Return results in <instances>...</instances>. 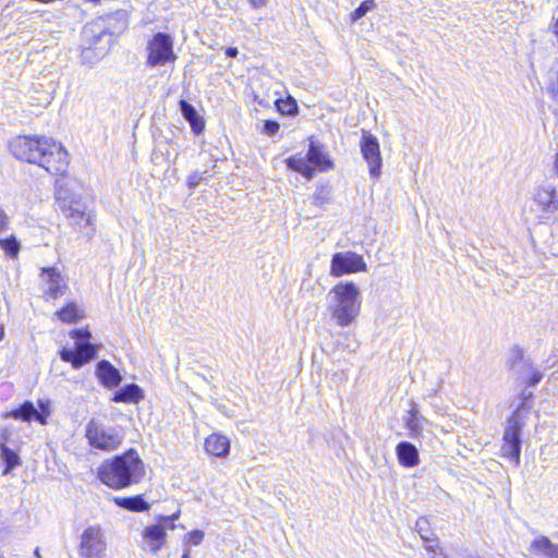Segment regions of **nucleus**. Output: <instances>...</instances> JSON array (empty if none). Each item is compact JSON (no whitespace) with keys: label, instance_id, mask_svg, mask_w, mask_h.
Masks as SVG:
<instances>
[{"label":"nucleus","instance_id":"obj_1","mask_svg":"<svg viewBox=\"0 0 558 558\" xmlns=\"http://www.w3.org/2000/svg\"><path fill=\"white\" fill-rule=\"evenodd\" d=\"M13 156L22 161L36 163L51 174H63L69 167L64 147L46 136H17L10 142Z\"/></svg>","mask_w":558,"mask_h":558},{"label":"nucleus","instance_id":"obj_2","mask_svg":"<svg viewBox=\"0 0 558 558\" xmlns=\"http://www.w3.org/2000/svg\"><path fill=\"white\" fill-rule=\"evenodd\" d=\"M144 475V462L134 449L105 460L97 469L98 480L114 490L140 483Z\"/></svg>","mask_w":558,"mask_h":558},{"label":"nucleus","instance_id":"obj_3","mask_svg":"<svg viewBox=\"0 0 558 558\" xmlns=\"http://www.w3.org/2000/svg\"><path fill=\"white\" fill-rule=\"evenodd\" d=\"M327 300L330 317L339 327L350 326L361 313L362 296L352 281L337 283L328 292Z\"/></svg>","mask_w":558,"mask_h":558},{"label":"nucleus","instance_id":"obj_4","mask_svg":"<svg viewBox=\"0 0 558 558\" xmlns=\"http://www.w3.org/2000/svg\"><path fill=\"white\" fill-rule=\"evenodd\" d=\"M56 202L68 219L69 223L87 236L95 233V216L75 195H69L68 190L59 187L56 192Z\"/></svg>","mask_w":558,"mask_h":558},{"label":"nucleus","instance_id":"obj_5","mask_svg":"<svg viewBox=\"0 0 558 558\" xmlns=\"http://www.w3.org/2000/svg\"><path fill=\"white\" fill-rule=\"evenodd\" d=\"M70 335L75 340V349L63 348L60 350V357L71 363L74 368H80L96 357L97 347L89 342L92 335L88 329H74Z\"/></svg>","mask_w":558,"mask_h":558},{"label":"nucleus","instance_id":"obj_6","mask_svg":"<svg viewBox=\"0 0 558 558\" xmlns=\"http://www.w3.org/2000/svg\"><path fill=\"white\" fill-rule=\"evenodd\" d=\"M85 436L92 447L104 451L116 450L124 438L117 427L104 425L95 420L88 422Z\"/></svg>","mask_w":558,"mask_h":558},{"label":"nucleus","instance_id":"obj_7","mask_svg":"<svg viewBox=\"0 0 558 558\" xmlns=\"http://www.w3.org/2000/svg\"><path fill=\"white\" fill-rule=\"evenodd\" d=\"M109 19H114L119 22V27L116 33H121L126 29V13L123 11H117L113 15L109 16ZM114 34V31L102 29L98 34H94L89 39V46L84 48L82 51V58L84 61L90 60V54H94L96 59L102 58L109 50L111 45V37Z\"/></svg>","mask_w":558,"mask_h":558},{"label":"nucleus","instance_id":"obj_8","mask_svg":"<svg viewBox=\"0 0 558 558\" xmlns=\"http://www.w3.org/2000/svg\"><path fill=\"white\" fill-rule=\"evenodd\" d=\"M177 56L173 51V38L166 33H157L147 43L146 64L155 68L168 62H174Z\"/></svg>","mask_w":558,"mask_h":558},{"label":"nucleus","instance_id":"obj_9","mask_svg":"<svg viewBox=\"0 0 558 558\" xmlns=\"http://www.w3.org/2000/svg\"><path fill=\"white\" fill-rule=\"evenodd\" d=\"M521 429L522 423L519 414V410H517L507 422V426L504 432V445L501 447V452L504 457L509 458L514 462L515 465L520 463V453H521Z\"/></svg>","mask_w":558,"mask_h":558},{"label":"nucleus","instance_id":"obj_10","mask_svg":"<svg viewBox=\"0 0 558 558\" xmlns=\"http://www.w3.org/2000/svg\"><path fill=\"white\" fill-rule=\"evenodd\" d=\"M107 550L105 535L99 525L85 529L81 535L80 555L84 558H104Z\"/></svg>","mask_w":558,"mask_h":558},{"label":"nucleus","instance_id":"obj_11","mask_svg":"<svg viewBox=\"0 0 558 558\" xmlns=\"http://www.w3.org/2000/svg\"><path fill=\"white\" fill-rule=\"evenodd\" d=\"M365 270L366 264L363 257L354 252H339L333 254L331 258L330 275L333 277Z\"/></svg>","mask_w":558,"mask_h":558},{"label":"nucleus","instance_id":"obj_12","mask_svg":"<svg viewBox=\"0 0 558 558\" xmlns=\"http://www.w3.org/2000/svg\"><path fill=\"white\" fill-rule=\"evenodd\" d=\"M360 147L368 165L369 175L377 180L380 177L383 163L378 140L369 132L363 131Z\"/></svg>","mask_w":558,"mask_h":558},{"label":"nucleus","instance_id":"obj_13","mask_svg":"<svg viewBox=\"0 0 558 558\" xmlns=\"http://www.w3.org/2000/svg\"><path fill=\"white\" fill-rule=\"evenodd\" d=\"M533 199L545 219H548L558 210V192L550 183L537 186L533 192Z\"/></svg>","mask_w":558,"mask_h":558},{"label":"nucleus","instance_id":"obj_14","mask_svg":"<svg viewBox=\"0 0 558 558\" xmlns=\"http://www.w3.org/2000/svg\"><path fill=\"white\" fill-rule=\"evenodd\" d=\"M43 276L45 280V293L52 299L63 295L68 289V284L61 274L53 267L44 268Z\"/></svg>","mask_w":558,"mask_h":558},{"label":"nucleus","instance_id":"obj_15","mask_svg":"<svg viewBox=\"0 0 558 558\" xmlns=\"http://www.w3.org/2000/svg\"><path fill=\"white\" fill-rule=\"evenodd\" d=\"M142 535L146 544L143 548L156 555L166 543V526L157 523L148 525L144 529Z\"/></svg>","mask_w":558,"mask_h":558},{"label":"nucleus","instance_id":"obj_16","mask_svg":"<svg viewBox=\"0 0 558 558\" xmlns=\"http://www.w3.org/2000/svg\"><path fill=\"white\" fill-rule=\"evenodd\" d=\"M96 376L99 381L109 389L117 387L122 379L119 371L106 360L98 362Z\"/></svg>","mask_w":558,"mask_h":558},{"label":"nucleus","instance_id":"obj_17","mask_svg":"<svg viewBox=\"0 0 558 558\" xmlns=\"http://www.w3.org/2000/svg\"><path fill=\"white\" fill-rule=\"evenodd\" d=\"M529 551L538 558H558V544L547 536H539L531 542Z\"/></svg>","mask_w":558,"mask_h":558},{"label":"nucleus","instance_id":"obj_18","mask_svg":"<svg viewBox=\"0 0 558 558\" xmlns=\"http://www.w3.org/2000/svg\"><path fill=\"white\" fill-rule=\"evenodd\" d=\"M396 453L401 465L413 468L420 463V456L416 447L409 441H401L397 445Z\"/></svg>","mask_w":558,"mask_h":558},{"label":"nucleus","instance_id":"obj_19","mask_svg":"<svg viewBox=\"0 0 558 558\" xmlns=\"http://www.w3.org/2000/svg\"><path fill=\"white\" fill-rule=\"evenodd\" d=\"M205 450L215 457L223 458L229 453V439L219 434H211L205 439Z\"/></svg>","mask_w":558,"mask_h":558},{"label":"nucleus","instance_id":"obj_20","mask_svg":"<svg viewBox=\"0 0 558 558\" xmlns=\"http://www.w3.org/2000/svg\"><path fill=\"white\" fill-rule=\"evenodd\" d=\"M10 416L25 422L38 421L41 424L46 423V415L40 413L32 402L25 401L17 409L11 411Z\"/></svg>","mask_w":558,"mask_h":558},{"label":"nucleus","instance_id":"obj_21","mask_svg":"<svg viewBox=\"0 0 558 558\" xmlns=\"http://www.w3.org/2000/svg\"><path fill=\"white\" fill-rule=\"evenodd\" d=\"M306 157L307 161L317 167L320 171H327L333 168L332 161L322 150V147L314 142H311Z\"/></svg>","mask_w":558,"mask_h":558},{"label":"nucleus","instance_id":"obj_22","mask_svg":"<svg viewBox=\"0 0 558 558\" xmlns=\"http://www.w3.org/2000/svg\"><path fill=\"white\" fill-rule=\"evenodd\" d=\"M144 398L142 389L136 384H128L120 390L116 391L113 402L137 403Z\"/></svg>","mask_w":558,"mask_h":558},{"label":"nucleus","instance_id":"obj_23","mask_svg":"<svg viewBox=\"0 0 558 558\" xmlns=\"http://www.w3.org/2000/svg\"><path fill=\"white\" fill-rule=\"evenodd\" d=\"M113 501L117 506L133 512L148 511L150 506L143 499L141 495L132 497H114Z\"/></svg>","mask_w":558,"mask_h":558},{"label":"nucleus","instance_id":"obj_24","mask_svg":"<svg viewBox=\"0 0 558 558\" xmlns=\"http://www.w3.org/2000/svg\"><path fill=\"white\" fill-rule=\"evenodd\" d=\"M180 111L184 119L190 123L192 130L198 134L204 130V121L198 116L195 108L186 100L180 101Z\"/></svg>","mask_w":558,"mask_h":558},{"label":"nucleus","instance_id":"obj_25","mask_svg":"<svg viewBox=\"0 0 558 558\" xmlns=\"http://www.w3.org/2000/svg\"><path fill=\"white\" fill-rule=\"evenodd\" d=\"M425 423H427L426 418L423 417L416 410L415 405H413L409 411V416L405 420V426L410 430L411 437H418Z\"/></svg>","mask_w":558,"mask_h":558},{"label":"nucleus","instance_id":"obj_26","mask_svg":"<svg viewBox=\"0 0 558 558\" xmlns=\"http://www.w3.org/2000/svg\"><path fill=\"white\" fill-rule=\"evenodd\" d=\"M56 315L63 323H75L83 317V311L73 302L59 310Z\"/></svg>","mask_w":558,"mask_h":558},{"label":"nucleus","instance_id":"obj_27","mask_svg":"<svg viewBox=\"0 0 558 558\" xmlns=\"http://www.w3.org/2000/svg\"><path fill=\"white\" fill-rule=\"evenodd\" d=\"M0 450H1V454H0L1 456V460L5 464V468L2 471V474L7 475L15 466L21 464V458L19 457V454L14 450L10 449L5 445H1L0 446Z\"/></svg>","mask_w":558,"mask_h":558},{"label":"nucleus","instance_id":"obj_28","mask_svg":"<svg viewBox=\"0 0 558 558\" xmlns=\"http://www.w3.org/2000/svg\"><path fill=\"white\" fill-rule=\"evenodd\" d=\"M0 247L5 252L7 255L14 258L19 255L21 245L14 235L7 239H0Z\"/></svg>","mask_w":558,"mask_h":558},{"label":"nucleus","instance_id":"obj_29","mask_svg":"<svg viewBox=\"0 0 558 558\" xmlns=\"http://www.w3.org/2000/svg\"><path fill=\"white\" fill-rule=\"evenodd\" d=\"M375 8L374 0H365L363 1L352 13L351 19L353 22L362 19L367 12Z\"/></svg>","mask_w":558,"mask_h":558},{"label":"nucleus","instance_id":"obj_30","mask_svg":"<svg viewBox=\"0 0 558 558\" xmlns=\"http://www.w3.org/2000/svg\"><path fill=\"white\" fill-rule=\"evenodd\" d=\"M204 532L201 530H193L190 533L185 534L183 542L184 545H193L198 546L204 539Z\"/></svg>","mask_w":558,"mask_h":558},{"label":"nucleus","instance_id":"obj_31","mask_svg":"<svg viewBox=\"0 0 558 558\" xmlns=\"http://www.w3.org/2000/svg\"><path fill=\"white\" fill-rule=\"evenodd\" d=\"M416 530L420 534V536L425 541V542H432L433 538L430 537V533L427 529L428 526V521L425 519V518H420L417 521H416Z\"/></svg>","mask_w":558,"mask_h":558},{"label":"nucleus","instance_id":"obj_32","mask_svg":"<svg viewBox=\"0 0 558 558\" xmlns=\"http://www.w3.org/2000/svg\"><path fill=\"white\" fill-rule=\"evenodd\" d=\"M277 107L280 112L287 114H294L298 110L296 101L292 98L278 102Z\"/></svg>","mask_w":558,"mask_h":558},{"label":"nucleus","instance_id":"obj_33","mask_svg":"<svg viewBox=\"0 0 558 558\" xmlns=\"http://www.w3.org/2000/svg\"><path fill=\"white\" fill-rule=\"evenodd\" d=\"M306 161L307 158L305 159L300 156H292L287 160V165L290 169L299 172Z\"/></svg>","mask_w":558,"mask_h":558},{"label":"nucleus","instance_id":"obj_34","mask_svg":"<svg viewBox=\"0 0 558 558\" xmlns=\"http://www.w3.org/2000/svg\"><path fill=\"white\" fill-rule=\"evenodd\" d=\"M548 93L553 99H558V69L548 84Z\"/></svg>","mask_w":558,"mask_h":558},{"label":"nucleus","instance_id":"obj_35","mask_svg":"<svg viewBox=\"0 0 558 558\" xmlns=\"http://www.w3.org/2000/svg\"><path fill=\"white\" fill-rule=\"evenodd\" d=\"M279 123L272 120H266L264 123V132L268 135H274L279 131Z\"/></svg>","mask_w":558,"mask_h":558},{"label":"nucleus","instance_id":"obj_36","mask_svg":"<svg viewBox=\"0 0 558 558\" xmlns=\"http://www.w3.org/2000/svg\"><path fill=\"white\" fill-rule=\"evenodd\" d=\"M202 180H203V173H201L198 171H194L187 177V185L193 189V187L197 186Z\"/></svg>","mask_w":558,"mask_h":558},{"label":"nucleus","instance_id":"obj_37","mask_svg":"<svg viewBox=\"0 0 558 558\" xmlns=\"http://www.w3.org/2000/svg\"><path fill=\"white\" fill-rule=\"evenodd\" d=\"M306 179H312L314 175V169L310 166V162L306 161L305 165L299 171Z\"/></svg>","mask_w":558,"mask_h":558},{"label":"nucleus","instance_id":"obj_38","mask_svg":"<svg viewBox=\"0 0 558 558\" xmlns=\"http://www.w3.org/2000/svg\"><path fill=\"white\" fill-rule=\"evenodd\" d=\"M543 378V375L541 374V372L538 371H533V374L532 376L530 377L527 384L531 385V386H534L536 384H538Z\"/></svg>","mask_w":558,"mask_h":558},{"label":"nucleus","instance_id":"obj_39","mask_svg":"<svg viewBox=\"0 0 558 558\" xmlns=\"http://www.w3.org/2000/svg\"><path fill=\"white\" fill-rule=\"evenodd\" d=\"M9 222V218L3 211V209L0 207V231H3L7 229Z\"/></svg>","mask_w":558,"mask_h":558},{"label":"nucleus","instance_id":"obj_40","mask_svg":"<svg viewBox=\"0 0 558 558\" xmlns=\"http://www.w3.org/2000/svg\"><path fill=\"white\" fill-rule=\"evenodd\" d=\"M162 517L163 515H159L158 519H157V524H162L166 526V532L168 530H174L175 529V524L173 521H171V523L167 522V521H162Z\"/></svg>","mask_w":558,"mask_h":558},{"label":"nucleus","instance_id":"obj_41","mask_svg":"<svg viewBox=\"0 0 558 558\" xmlns=\"http://www.w3.org/2000/svg\"><path fill=\"white\" fill-rule=\"evenodd\" d=\"M427 549H428V550L430 551V554H432L430 558H448L446 555H444V554L441 553V550H437L436 548H434V547H432V546H430V547H428Z\"/></svg>","mask_w":558,"mask_h":558},{"label":"nucleus","instance_id":"obj_42","mask_svg":"<svg viewBox=\"0 0 558 558\" xmlns=\"http://www.w3.org/2000/svg\"><path fill=\"white\" fill-rule=\"evenodd\" d=\"M238 53H239V50L235 47H228L226 49V54L229 58H235L238 56Z\"/></svg>","mask_w":558,"mask_h":558},{"label":"nucleus","instance_id":"obj_43","mask_svg":"<svg viewBox=\"0 0 558 558\" xmlns=\"http://www.w3.org/2000/svg\"><path fill=\"white\" fill-rule=\"evenodd\" d=\"M180 517V511H177L175 513L171 514V515H166V517H162V521H167L169 523H171V521H175L178 520Z\"/></svg>","mask_w":558,"mask_h":558},{"label":"nucleus","instance_id":"obj_44","mask_svg":"<svg viewBox=\"0 0 558 558\" xmlns=\"http://www.w3.org/2000/svg\"><path fill=\"white\" fill-rule=\"evenodd\" d=\"M250 4L254 8V9H258L263 5L266 4V0H250Z\"/></svg>","mask_w":558,"mask_h":558},{"label":"nucleus","instance_id":"obj_45","mask_svg":"<svg viewBox=\"0 0 558 558\" xmlns=\"http://www.w3.org/2000/svg\"><path fill=\"white\" fill-rule=\"evenodd\" d=\"M182 558H190V548H189V547H186V548L184 549V553H183V555H182Z\"/></svg>","mask_w":558,"mask_h":558},{"label":"nucleus","instance_id":"obj_46","mask_svg":"<svg viewBox=\"0 0 558 558\" xmlns=\"http://www.w3.org/2000/svg\"><path fill=\"white\" fill-rule=\"evenodd\" d=\"M34 555H35L37 558H41L40 549H39L38 547L34 550Z\"/></svg>","mask_w":558,"mask_h":558},{"label":"nucleus","instance_id":"obj_47","mask_svg":"<svg viewBox=\"0 0 558 558\" xmlns=\"http://www.w3.org/2000/svg\"><path fill=\"white\" fill-rule=\"evenodd\" d=\"M3 335H4L3 326L0 325V340L3 338Z\"/></svg>","mask_w":558,"mask_h":558}]
</instances>
